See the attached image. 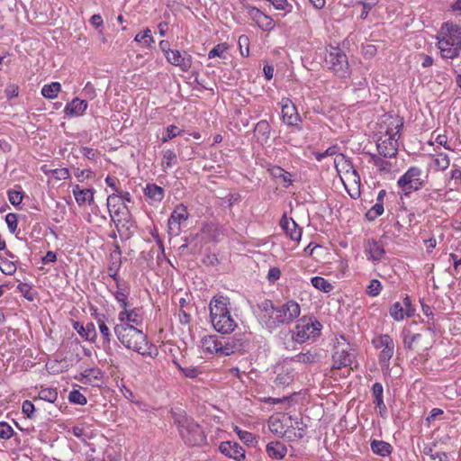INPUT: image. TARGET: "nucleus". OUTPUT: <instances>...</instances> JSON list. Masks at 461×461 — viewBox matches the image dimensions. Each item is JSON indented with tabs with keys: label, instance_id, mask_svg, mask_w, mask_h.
<instances>
[{
	"label": "nucleus",
	"instance_id": "35",
	"mask_svg": "<svg viewBox=\"0 0 461 461\" xmlns=\"http://www.w3.org/2000/svg\"><path fill=\"white\" fill-rule=\"evenodd\" d=\"M61 90V85L59 82H52L44 85L41 88V95L48 99H54Z\"/></svg>",
	"mask_w": 461,
	"mask_h": 461
},
{
	"label": "nucleus",
	"instance_id": "19",
	"mask_svg": "<svg viewBox=\"0 0 461 461\" xmlns=\"http://www.w3.org/2000/svg\"><path fill=\"white\" fill-rule=\"evenodd\" d=\"M334 165L339 173H350L354 176V181L357 183H360V176L357 169L354 167V165L350 158H347L343 154H339L334 159Z\"/></svg>",
	"mask_w": 461,
	"mask_h": 461
},
{
	"label": "nucleus",
	"instance_id": "45",
	"mask_svg": "<svg viewBox=\"0 0 461 461\" xmlns=\"http://www.w3.org/2000/svg\"><path fill=\"white\" fill-rule=\"evenodd\" d=\"M383 285L378 279H372L366 286V294L370 297H376L380 294Z\"/></svg>",
	"mask_w": 461,
	"mask_h": 461
},
{
	"label": "nucleus",
	"instance_id": "7",
	"mask_svg": "<svg viewBox=\"0 0 461 461\" xmlns=\"http://www.w3.org/2000/svg\"><path fill=\"white\" fill-rule=\"evenodd\" d=\"M259 323L272 331L282 325L277 306L271 300L265 299L258 305Z\"/></svg>",
	"mask_w": 461,
	"mask_h": 461
},
{
	"label": "nucleus",
	"instance_id": "30",
	"mask_svg": "<svg viewBox=\"0 0 461 461\" xmlns=\"http://www.w3.org/2000/svg\"><path fill=\"white\" fill-rule=\"evenodd\" d=\"M144 194L151 203H159L165 196V190L156 184H148L144 189Z\"/></svg>",
	"mask_w": 461,
	"mask_h": 461
},
{
	"label": "nucleus",
	"instance_id": "22",
	"mask_svg": "<svg viewBox=\"0 0 461 461\" xmlns=\"http://www.w3.org/2000/svg\"><path fill=\"white\" fill-rule=\"evenodd\" d=\"M201 347L203 349V351L207 353L222 357L221 353L222 347L221 336L207 335L203 337L201 339Z\"/></svg>",
	"mask_w": 461,
	"mask_h": 461
},
{
	"label": "nucleus",
	"instance_id": "3",
	"mask_svg": "<svg viewBox=\"0 0 461 461\" xmlns=\"http://www.w3.org/2000/svg\"><path fill=\"white\" fill-rule=\"evenodd\" d=\"M442 37L438 39V47L444 59H454L461 50V28L457 25L444 23L441 28Z\"/></svg>",
	"mask_w": 461,
	"mask_h": 461
},
{
	"label": "nucleus",
	"instance_id": "56",
	"mask_svg": "<svg viewBox=\"0 0 461 461\" xmlns=\"http://www.w3.org/2000/svg\"><path fill=\"white\" fill-rule=\"evenodd\" d=\"M22 411L29 419H33L35 416L34 404L29 400H25L23 402Z\"/></svg>",
	"mask_w": 461,
	"mask_h": 461
},
{
	"label": "nucleus",
	"instance_id": "8",
	"mask_svg": "<svg viewBox=\"0 0 461 461\" xmlns=\"http://www.w3.org/2000/svg\"><path fill=\"white\" fill-rule=\"evenodd\" d=\"M422 170L418 167H411L398 179L397 185L404 195L420 190L424 186V181L420 178Z\"/></svg>",
	"mask_w": 461,
	"mask_h": 461
},
{
	"label": "nucleus",
	"instance_id": "13",
	"mask_svg": "<svg viewBox=\"0 0 461 461\" xmlns=\"http://www.w3.org/2000/svg\"><path fill=\"white\" fill-rule=\"evenodd\" d=\"M373 345L376 348H382L379 355V362L381 364H388L394 352V343L393 339L388 334H382L373 339Z\"/></svg>",
	"mask_w": 461,
	"mask_h": 461
},
{
	"label": "nucleus",
	"instance_id": "44",
	"mask_svg": "<svg viewBox=\"0 0 461 461\" xmlns=\"http://www.w3.org/2000/svg\"><path fill=\"white\" fill-rule=\"evenodd\" d=\"M389 312L391 317L396 321H402L404 319V316H406L404 313V308L399 302L394 303L390 307Z\"/></svg>",
	"mask_w": 461,
	"mask_h": 461
},
{
	"label": "nucleus",
	"instance_id": "42",
	"mask_svg": "<svg viewBox=\"0 0 461 461\" xmlns=\"http://www.w3.org/2000/svg\"><path fill=\"white\" fill-rule=\"evenodd\" d=\"M39 399L53 403L58 399V392L55 388H43L39 392Z\"/></svg>",
	"mask_w": 461,
	"mask_h": 461
},
{
	"label": "nucleus",
	"instance_id": "58",
	"mask_svg": "<svg viewBox=\"0 0 461 461\" xmlns=\"http://www.w3.org/2000/svg\"><path fill=\"white\" fill-rule=\"evenodd\" d=\"M181 133V131L176 125H169L167 128V135L164 136L161 140L162 142H167L173 138L178 136Z\"/></svg>",
	"mask_w": 461,
	"mask_h": 461
},
{
	"label": "nucleus",
	"instance_id": "53",
	"mask_svg": "<svg viewBox=\"0 0 461 461\" xmlns=\"http://www.w3.org/2000/svg\"><path fill=\"white\" fill-rule=\"evenodd\" d=\"M14 433L13 428L7 422H0V438L9 439L14 436Z\"/></svg>",
	"mask_w": 461,
	"mask_h": 461
},
{
	"label": "nucleus",
	"instance_id": "5",
	"mask_svg": "<svg viewBox=\"0 0 461 461\" xmlns=\"http://www.w3.org/2000/svg\"><path fill=\"white\" fill-rule=\"evenodd\" d=\"M324 66L339 77H346L349 74L348 57L339 47L330 46L326 50Z\"/></svg>",
	"mask_w": 461,
	"mask_h": 461
},
{
	"label": "nucleus",
	"instance_id": "10",
	"mask_svg": "<svg viewBox=\"0 0 461 461\" xmlns=\"http://www.w3.org/2000/svg\"><path fill=\"white\" fill-rule=\"evenodd\" d=\"M281 113L282 121L285 125L294 127L298 131L303 130L302 118L297 111V107L290 99H282Z\"/></svg>",
	"mask_w": 461,
	"mask_h": 461
},
{
	"label": "nucleus",
	"instance_id": "12",
	"mask_svg": "<svg viewBox=\"0 0 461 461\" xmlns=\"http://www.w3.org/2000/svg\"><path fill=\"white\" fill-rule=\"evenodd\" d=\"M354 353L350 352V346L348 343L343 345L339 342L334 347L332 354V369H341L352 365L355 359Z\"/></svg>",
	"mask_w": 461,
	"mask_h": 461
},
{
	"label": "nucleus",
	"instance_id": "34",
	"mask_svg": "<svg viewBox=\"0 0 461 461\" xmlns=\"http://www.w3.org/2000/svg\"><path fill=\"white\" fill-rule=\"evenodd\" d=\"M287 425L286 420H282L280 419L271 418L268 421L269 430L280 437H282V434H285V428Z\"/></svg>",
	"mask_w": 461,
	"mask_h": 461
},
{
	"label": "nucleus",
	"instance_id": "29",
	"mask_svg": "<svg viewBox=\"0 0 461 461\" xmlns=\"http://www.w3.org/2000/svg\"><path fill=\"white\" fill-rule=\"evenodd\" d=\"M188 218L187 209L184 204H179L176 208L171 212V215L168 219V226L172 229V225H176L177 229L181 222L185 221Z\"/></svg>",
	"mask_w": 461,
	"mask_h": 461
},
{
	"label": "nucleus",
	"instance_id": "60",
	"mask_svg": "<svg viewBox=\"0 0 461 461\" xmlns=\"http://www.w3.org/2000/svg\"><path fill=\"white\" fill-rule=\"evenodd\" d=\"M179 369L181 370L182 374L188 378H196L201 374V371L198 369V367L194 366H179Z\"/></svg>",
	"mask_w": 461,
	"mask_h": 461
},
{
	"label": "nucleus",
	"instance_id": "31",
	"mask_svg": "<svg viewBox=\"0 0 461 461\" xmlns=\"http://www.w3.org/2000/svg\"><path fill=\"white\" fill-rule=\"evenodd\" d=\"M370 447L374 454L385 457L392 454L393 447L384 440L373 439L370 442Z\"/></svg>",
	"mask_w": 461,
	"mask_h": 461
},
{
	"label": "nucleus",
	"instance_id": "47",
	"mask_svg": "<svg viewBox=\"0 0 461 461\" xmlns=\"http://www.w3.org/2000/svg\"><path fill=\"white\" fill-rule=\"evenodd\" d=\"M257 25L263 31L270 32L275 28V22L270 16L263 13Z\"/></svg>",
	"mask_w": 461,
	"mask_h": 461
},
{
	"label": "nucleus",
	"instance_id": "46",
	"mask_svg": "<svg viewBox=\"0 0 461 461\" xmlns=\"http://www.w3.org/2000/svg\"><path fill=\"white\" fill-rule=\"evenodd\" d=\"M142 41H144V43L148 47H151L152 44L155 42L152 35L151 31L149 28H146L142 33H138L134 37V41L140 43Z\"/></svg>",
	"mask_w": 461,
	"mask_h": 461
},
{
	"label": "nucleus",
	"instance_id": "63",
	"mask_svg": "<svg viewBox=\"0 0 461 461\" xmlns=\"http://www.w3.org/2000/svg\"><path fill=\"white\" fill-rule=\"evenodd\" d=\"M375 166L379 171L388 173L391 170L392 163L380 158L379 159H376Z\"/></svg>",
	"mask_w": 461,
	"mask_h": 461
},
{
	"label": "nucleus",
	"instance_id": "54",
	"mask_svg": "<svg viewBox=\"0 0 461 461\" xmlns=\"http://www.w3.org/2000/svg\"><path fill=\"white\" fill-rule=\"evenodd\" d=\"M9 202L13 205H19L23 201V191L22 190H9L7 192Z\"/></svg>",
	"mask_w": 461,
	"mask_h": 461
},
{
	"label": "nucleus",
	"instance_id": "49",
	"mask_svg": "<svg viewBox=\"0 0 461 461\" xmlns=\"http://www.w3.org/2000/svg\"><path fill=\"white\" fill-rule=\"evenodd\" d=\"M227 50V46L225 43H220L215 45L208 53L209 59H213L219 57L221 59H225V51Z\"/></svg>",
	"mask_w": 461,
	"mask_h": 461
},
{
	"label": "nucleus",
	"instance_id": "51",
	"mask_svg": "<svg viewBox=\"0 0 461 461\" xmlns=\"http://www.w3.org/2000/svg\"><path fill=\"white\" fill-rule=\"evenodd\" d=\"M17 289L28 301L32 302L34 300V294L32 293V288L30 285L26 283H20Z\"/></svg>",
	"mask_w": 461,
	"mask_h": 461
},
{
	"label": "nucleus",
	"instance_id": "14",
	"mask_svg": "<svg viewBox=\"0 0 461 461\" xmlns=\"http://www.w3.org/2000/svg\"><path fill=\"white\" fill-rule=\"evenodd\" d=\"M167 61L175 67H178L183 72L190 70L193 65V57L187 51L173 50L166 58Z\"/></svg>",
	"mask_w": 461,
	"mask_h": 461
},
{
	"label": "nucleus",
	"instance_id": "61",
	"mask_svg": "<svg viewBox=\"0 0 461 461\" xmlns=\"http://www.w3.org/2000/svg\"><path fill=\"white\" fill-rule=\"evenodd\" d=\"M120 267V263L113 262L108 267V275L115 281L116 284H118V282H122L118 276Z\"/></svg>",
	"mask_w": 461,
	"mask_h": 461
},
{
	"label": "nucleus",
	"instance_id": "16",
	"mask_svg": "<svg viewBox=\"0 0 461 461\" xmlns=\"http://www.w3.org/2000/svg\"><path fill=\"white\" fill-rule=\"evenodd\" d=\"M365 253L368 260L379 262L384 258L385 249L381 241L369 239L365 243Z\"/></svg>",
	"mask_w": 461,
	"mask_h": 461
},
{
	"label": "nucleus",
	"instance_id": "55",
	"mask_svg": "<svg viewBox=\"0 0 461 461\" xmlns=\"http://www.w3.org/2000/svg\"><path fill=\"white\" fill-rule=\"evenodd\" d=\"M236 432L241 441H243L245 444H253L255 441V437L252 433L240 429L238 427H236Z\"/></svg>",
	"mask_w": 461,
	"mask_h": 461
},
{
	"label": "nucleus",
	"instance_id": "48",
	"mask_svg": "<svg viewBox=\"0 0 461 461\" xmlns=\"http://www.w3.org/2000/svg\"><path fill=\"white\" fill-rule=\"evenodd\" d=\"M97 323H98V327H99V330H100L101 336H102V338L104 339V345H109L110 341H111L112 334L110 332V330H109L108 326L101 319L97 320Z\"/></svg>",
	"mask_w": 461,
	"mask_h": 461
},
{
	"label": "nucleus",
	"instance_id": "43",
	"mask_svg": "<svg viewBox=\"0 0 461 461\" xmlns=\"http://www.w3.org/2000/svg\"><path fill=\"white\" fill-rule=\"evenodd\" d=\"M384 212V203L376 202L366 213L368 221H373Z\"/></svg>",
	"mask_w": 461,
	"mask_h": 461
},
{
	"label": "nucleus",
	"instance_id": "21",
	"mask_svg": "<svg viewBox=\"0 0 461 461\" xmlns=\"http://www.w3.org/2000/svg\"><path fill=\"white\" fill-rule=\"evenodd\" d=\"M280 226L292 240L300 241L303 230L294 219L288 218L285 214L283 215L280 220Z\"/></svg>",
	"mask_w": 461,
	"mask_h": 461
},
{
	"label": "nucleus",
	"instance_id": "57",
	"mask_svg": "<svg viewBox=\"0 0 461 461\" xmlns=\"http://www.w3.org/2000/svg\"><path fill=\"white\" fill-rule=\"evenodd\" d=\"M5 222L11 233H14L17 230V215L15 213H8L5 216Z\"/></svg>",
	"mask_w": 461,
	"mask_h": 461
},
{
	"label": "nucleus",
	"instance_id": "39",
	"mask_svg": "<svg viewBox=\"0 0 461 461\" xmlns=\"http://www.w3.org/2000/svg\"><path fill=\"white\" fill-rule=\"evenodd\" d=\"M294 380L293 371L289 370H282L279 372L276 377L275 383L277 386H286L289 385Z\"/></svg>",
	"mask_w": 461,
	"mask_h": 461
},
{
	"label": "nucleus",
	"instance_id": "62",
	"mask_svg": "<svg viewBox=\"0 0 461 461\" xmlns=\"http://www.w3.org/2000/svg\"><path fill=\"white\" fill-rule=\"evenodd\" d=\"M338 147L331 146L328 148L324 152H315L314 157L318 161H321L324 158L328 156H333L337 153Z\"/></svg>",
	"mask_w": 461,
	"mask_h": 461
},
{
	"label": "nucleus",
	"instance_id": "6",
	"mask_svg": "<svg viewBox=\"0 0 461 461\" xmlns=\"http://www.w3.org/2000/svg\"><path fill=\"white\" fill-rule=\"evenodd\" d=\"M403 126L402 120H399L396 124L385 131V139H379L376 143V148L380 156L384 158H393L398 152V138L400 131Z\"/></svg>",
	"mask_w": 461,
	"mask_h": 461
},
{
	"label": "nucleus",
	"instance_id": "38",
	"mask_svg": "<svg viewBox=\"0 0 461 461\" xmlns=\"http://www.w3.org/2000/svg\"><path fill=\"white\" fill-rule=\"evenodd\" d=\"M176 163V154L172 149H166L163 151V158L161 166L164 171L172 167Z\"/></svg>",
	"mask_w": 461,
	"mask_h": 461
},
{
	"label": "nucleus",
	"instance_id": "36",
	"mask_svg": "<svg viewBox=\"0 0 461 461\" xmlns=\"http://www.w3.org/2000/svg\"><path fill=\"white\" fill-rule=\"evenodd\" d=\"M317 353L307 351L305 353H299L290 358L292 362H297L304 365L315 363L317 360Z\"/></svg>",
	"mask_w": 461,
	"mask_h": 461
},
{
	"label": "nucleus",
	"instance_id": "64",
	"mask_svg": "<svg viewBox=\"0 0 461 461\" xmlns=\"http://www.w3.org/2000/svg\"><path fill=\"white\" fill-rule=\"evenodd\" d=\"M2 265L1 270L5 275H13L16 271V266L12 261L5 260Z\"/></svg>",
	"mask_w": 461,
	"mask_h": 461
},
{
	"label": "nucleus",
	"instance_id": "18",
	"mask_svg": "<svg viewBox=\"0 0 461 461\" xmlns=\"http://www.w3.org/2000/svg\"><path fill=\"white\" fill-rule=\"evenodd\" d=\"M129 307L121 308L122 311L118 313V324H126L128 326L133 325L138 328L142 324V317L138 312L137 308L128 309Z\"/></svg>",
	"mask_w": 461,
	"mask_h": 461
},
{
	"label": "nucleus",
	"instance_id": "23",
	"mask_svg": "<svg viewBox=\"0 0 461 461\" xmlns=\"http://www.w3.org/2000/svg\"><path fill=\"white\" fill-rule=\"evenodd\" d=\"M87 102L77 97L68 103L64 108V113L69 117L82 116L87 109Z\"/></svg>",
	"mask_w": 461,
	"mask_h": 461
},
{
	"label": "nucleus",
	"instance_id": "40",
	"mask_svg": "<svg viewBox=\"0 0 461 461\" xmlns=\"http://www.w3.org/2000/svg\"><path fill=\"white\" fill-rule=\"evenodd\" d=\"M294 431L293 432V436L288 435V440H295V439H301L305 435V428L306 425H303L302 422V420L295 418L294 420Z\"/></svg>",
	"mask_w": 461,
	"mask_h": 461
},
{
	"label": "nucleus",
	"instance_id": "33",
	"mask_svg": "<svg viewBox=\"0 0 461 461\" xmlns=\"http://www.w3.org/2000/svg\"><path fill=\"white\" fill-rule=\"evenodd\" d=\"M429 158L433 161V167L435 170H445L449 167L450 160L447 154L445 153H437L429 155Z\"/></svg>",
	"mask_w": 461,
	"mask_h": 461
},
{
	"label": "nucleus",
	"instance_id": "4",
	"mask_svg": "<svg viewBox=\"0 0 461 461\" xmlns=\"http://www.w3.org/2000/svg\"><path fill=\"white\" fill-rule=\"evenodd\" d=\"M176 422L179 434L187 446L200 447L206 442L203 430L192 418L180 416Z\"/></svg>",
	"mask_w": 461,
	"mask_h": 461
},
{
	"label": "nucleus",
	"instance_id": "27",
	"mask_svg": "<svg viewBox=\"0 0 461 461\" xmlns=\"http://www.w3.org/2000/svg\"><path fill=\"white\" fill-rule=\"evenodd\" d=\"M255 135L258 142L265 144L268 141L271 133V127L267 121H259L254 128Z\"/></svg>",
	"mask_w": 461,
	"mask_h": 461
},
{
	"label": "nucleus",
	"instance_id": "26",
	"mask_svg": "<svg viewBox=\"0 0 461 461\" xmlns=\"http://www.w3.org/2000/svg\"><path fill=\"white\" fill-rule=\"evenodd\" d=\"M266 452L270 458L280 460L285 456L287 448L284 443L276 440L267 444Z\"/></svg>",
	"mask_w": 461,
	"mask_h": 461
},
{
	"label": "nucleus",
	"instance_id": "24",
	"mask_svg": "<svg viewBox=\"0 0 461 461\" xmlns=\"http://www.w3.org/2000/svg\"><path fill=\"white\" fill-rule=\"evenodd\" d=\"M73 328L84 339L90 342H95L97 339V333L95 326L93 322H87L86 325H83L79 321H75L73 323Z\"/></svg>",
	"mask_w": 461,
	"mask_h": 461
},
{
	"label": "nucleus",
	"instance_id": "25",
	"mask_svg": "<svg viewBox=\"0 0 461 461\" xmlns=\"http://www.w3.org/2000/svg\"><path fill=\"white\" fill-rule=\"evenodd\" d=\"M131 288L130 284L127 281L118 282L116 284V291L113 292V296L118 303L120 308L129 307V295Z\"/></svg>",
	"mask_w": 461,
	"mask_h": 461
},
{
	"label": "nucleus",
	"instance_id": "50",
	"mask_svg": "<svg viewBox=\"0 0 461 461\" xmlns=\"http://www.w3.org/2000/svg\"><path fill=\"white\" fill-rule=\"evenodd\" d=\"M68 400L70 402L79 405H85L87 402L86 397L78 390L71 391L68 394Z\"/></svg>",
	"mask_w": 461,
	"mask_h": 461
},
{
	"label": "nucleus",
	"instance_id": "41",
	"mask_svg": "<svg viewBox=\"0 0 461 461\" xmlns=\"http://www.w3.org/2000/svg\"><path fill=\"white\" fill-rule=\"evenodd\" d=\"M115 200H122V202L130 203L131 201V196L130 193H128V192L121 193L120 194H110L107 198V207H108L109 212H113L111 207H113V209L115 208L116 205L114 203H113V202H115Z\"/></svg>",
	"mask_w": 461,
	"mask_h": 461
},
{
	"label": "nucleus",
	"instance_id": "28",
	"mask_svg": "<svg viewBox=\"0 0 461 461\" xmlns=\"http://www.w3.org/2000/svg\"><path fill=\"white\" fill-rule=\"evenodd\" d=\"M95 190L93 188L80 189L79 185L73 187V194L78 205H83L86 202L92 204L94 202Z\"/></svg>",
	"mask_w": 461,
	"mask_h": 461
},
{
	"label": "nucleus",
	"instance_id": "9",
	"mask_svg": "<svg viewBox=\"0 0 461 461\" xmlns=\"http://www.w3.org/2000/svg\"><path fill=\"white\" fill-rule=\"evenodd\" d=\"M222 343L221 356L228 357L236 353L246 352L249 346V338L244 333H236L230 337H221Z\"/></svg>",
	"mask_w": 461,
	"mask_h": 461
},
{
	"label": "nucleus",
	"instance_id": "52",
	"mask_svg": "<svg viewBox=\"0 0 461 461\" xmlns=\"http://www.w3.org/2000/svg\"><path fill=\"white\" fill-rule=\"evenodd\" d=\"M239 48L241 56L248 57L249 55V39L246 35H240L239 37Z\"/></svg>",
	"mask_w": 461,
	"mask_h": 461
},
{
	"label": "nucleus",
	"instance_id": "1",
	"mask_svg": "<svg viewBox=\"0 0 461 461\" xmlns=\"http://www.w3.org/2000/svg\"><path fill=\"white\" fill-rule=\"evenodd\" d=\"M118 340L128 349H131L142 356L151 357L158 355V349L149 344L147 335L137 327L126 324H116L113 328Z\"/></svg>",
	"mask_w": 461,
	"mask_h": 461
},
{
	"label": "nucleus",
	"instance_id": "15",
	"mask_svg": "<svg viewBox=\"0 0 461 461\" xmlns=\"http://www.w3.org/2000/svg\"><path fill=\"white\" fill-rule=\"evenodd\" d=\"M277 308L282 325L291 323L301 313V307L294 300H289L285 303L277 306Z\"/></svg>",
	"mask_w": 461,
	"mask_h": 461
},
{
	"label": "nucleus",
	"instance_id": "17",
	"mask_svg": "<svg viewBox=\"0 0 461 461\" xmlns=\"http://www.w3.org/2000/svg\"><path fill=\"white\" fill-rule=\"evenodd\" d=\"M219 450L225 456L233 458L236 461H241L245 458L244 448L234 441L221 442L219 446Z\"/></svg>",
	"mask_w": 461,
	"mask_h": 461
},
{
	"label": "nucleus",
	"instance_id": "20",
	"mask_svg": "<svg viewBox=\"0 0 461 461\" xmlns=\"http://www.w3.org/2000/svg\"><path fill=\"white\" fill-rule=\"evenodd\" d=\"M373 402L375 407L378 409L379 415L385 419L388 415L387 407L384 402V387L383 384L379 382H375L371 388Z\"/></svg>",
	"mask_w": 461,
	"mask_h": 461
},
{
	"label": "nucleus",
	"instance_id": "32",
	"mask_svg": "<svg viewBox=\"0 0 461 461\" xmlns=\"http://www.w3.org/2000/svg\"><path fill=\"white\" fill-rule=\"evenodd\" d=\"M401 336L402 338L403 347L407 350H414L415 344L421 339L420 333H412L408 329H403Z\"/></svg>",
	"mask_w": 461,
	"mask_h": 461
},
{
	"label": "nucleus",
	"instance_id": "2",
	"mask_svg": "<svg viewBox=\"0 0 461 461\" xmlns=\"http://www.w3.org/2000/svg\"><path fill=\"white\" fill-rule=\"evenodd\" d=\"M229 304L230 299L221 294L213 296L209 303L212 325L221 334H230L237 327V323L228 308Z\"/></svg>",
	"mask_w": 461,
	"mask_h": 461
},
{
	"label": "nucleus",
	"instance_id": "37",
	"mask_svg": "<svg viewBox=\"0 0 461 461\" xmlns=\"http://www.w3.org/2000/svg\"><path fill=\"white\" fill-rule=\"evenodd\" d=\"M312 286L323 293H330L333 289L332 284L321 276H314L311 279Z\"/></svg>",
	"mask_w": 461,
	"mask_h": 461
},
{
	"label": "nucleus",
	"instance_id": "59",
	"mask_svg": "<svg viewBox=\"0 0 461 461\" xmlns=\"http://www.w3.org/2000/svg\"><path fill=\"white\" fill-rule=\"evenodd\" d=\"M248 15L257 23L260 19L263 12H261L258 8L251 5H245Z\"/></svg>",
	"mask_w": 461,
	"mask_h": 461
},
{
	"label": "nucleus",
	"instance_id": "11",
	"mask_svg": "<svg viewBox=\"0 0 461 461\" xmlns=\"http://www.w3.org/2000/svg\"><path fill=\"white\" fill-rule=\"evenodd\" d=\"M321 327V323L317 321L315 322L299 321L293 331V339L295 342L302 344L311 338L319 336Z\"/></svg>",
	"mask_w": 461,
	"mask_h": 461
}]
</instances>
